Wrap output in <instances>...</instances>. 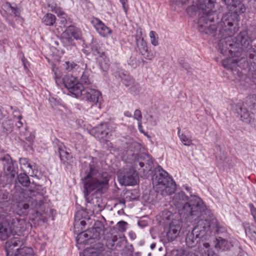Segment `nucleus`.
<instances>
[{"label": "nucleus", "mask_w": 256, "mask_h": 256, "mask_svg": "<svg viewBox=\"0 0 256 256\" xmlns=\"http://www.w3.org/2000/svg\"><path fill=\"white\" fill-rule=\"evenodd\" d=\"M185 188H186V190H188V191L190 192H191L190 190H192V188H189V187L186 186L185 187Z\"/></svg>", "instance_id": "obj_64"}, {"label": "nucleus", "mask_w": 256, "mask_h": 256, "mask_svg": "<svg viewBox=\"0 0 256 256\" xmlns=\"http://www.w3.org/2000/svg\"><path fill=\"white\" fill-rule=\"evenodd\" d=\"M6 223V222L4 218H0V239L2 240L7 239L11 234H15Z\"/></svg>", "instance_id": "obj_19"}, {"label": "nucleus", "mask_w": 256, "mask_h": 256, "mask_svg": "<svg viewBox=\"0 0 256 256\" xmlns=\"http://www.w3.org/2000/svg\"><path fill=\"white\" fill-rule=\"evenodd\" d=\"M128 64L132 68H136L140 64L139 59H138L135 56H131L128 61Z\"/></svg>", "instance_id": "obj_44"}, {"label": "nucleus", "mask_w": 256, "mask_h": 256, "mask_svg": "<svg viewBox=\"0 0 256 256\" xmlns=\"http://www.w3.org/2000/svg\"><path fill=\"white\" fill-rule=\"evenodd\" d=\"M18 180L24 186H28L30 184V178L24 173H21L18 176Z\"/></svg>", "instance_id": "obj_37"}, {"label": "nucleus", "mask_w": 256, "mask_h": 256, "mask_svg": "<svg viewBox=\"0 0 256 256\" xmlns=\"http://www.w3.org/2000/svg\"><path fill=\"white\" fill-rule=\"evenodd\" d=\"M120 76L122 80L123 84L127 87L132 88L134 86V80L129 76L122 74Z\"/></svg>", "instance_id": "obj_35"}, {"label": "nucleus", "mask_w": 256, "mask_h": 256, "mask_svg": "<svg viewBox=\"0 0 256 256\" xmlns=\"http://www.w3.org/2000/svg\"><path fill=\"white\" fill-rule=\"evenodd\" d=\"M133 166L124 168L118 176L120 182L126 186H133L136 184L138 174L146 176L153 167V161L150 155L144 153L138 154H132Z\"/></svg>", "instance_id": "obj_4"}, {"label": "nucleus", "mask_w": 256, "mask_h": 256, "mask_svg": "<svg viewBox=\"0 0 256 256\" xmlns=\"http://www.w3.org/2000/svg\"><path fill=\"white\" fill-rule=\"evenodd\" d=\"M14 200L16 202L15 213L20 216L26 215L30 207L40 208L46 200L41 192L32 188L16 192L14 195Z\"/></svg>", "instance_id": "obj_5"}, {"label": "nucleus", "mask_w": 256, "mask_h": 256, "mask_svg": "<svg viewBox=\"0 0 256 256\" xmlns=\"http://www.w3.org/2000/svg\"><path fill=\"white\" fill-rule=\"evenodd\" d=\"M58 153L60 160L64 164H70L72 158V156L66 150V147L60 144L58 146Z\"/></svg>", "instance_id": "obj_21"}, {"label": "nucleus", "mask_w": 256, "mask_h": 256, "mask_svg": "<svg viewBox=\"0 0 256 256\" xmlns=\"http://www.w3.org/2000/svg\"><path fill=\"white\" fill-rule=\"evenodd\" d=\"M256 96L252 95L248 98L246 102L242 104H238L234 105V108L240 116L241 120L246 123H250L256 119Z\"/></svg>", "instance_id": "obj_10"}, {"label": "nucleus", "mask_w": 256, "mask_h": 256, "mask_svg": "<svg viewBox=\"0 0 256 256\" xmlns=\"http://www.w3.org/2000/svg\"><path fill=\"white\" fill-rule=\"evenodd\" d=\"M80 212H78L75 214V220L74 222V228L75 230L80 228L82 230L84 228L86 224V222L80 219Z\"/></svg>", "instance_id": "obj_30"}, {"label": "nucleus", "mask_w": 256, "mask_h": 256, "mask_svg": "<svg viewBox=\"0 0 256 256\" xmlns=\"http://www.w3.org/2000/svg\"><path fill=\"white\" fill-rule=\"evenodd\" d=\"M124 114L125 116H126L127 117H131L132 116L131 113L128 111H126V112H124Z\"/></svg>", "instance_id": "obj_61"}, {"label": "nucleus", "mask_w": 256, "mask_h": 256, "mask_svg": "<svg viewBox=\"0 0 256 256\" xmlns=\"http://www.w3.org/2000/svg\"><path fill=\"white\" fill-rule=\"evenodd\" d=\"M76 240L80 244L92 242H90V238L89 237L88 233L87 232V230L80 232L76 237Z\"/></svg>", "instance_id": "obj_27"}, {"label": "nucleus", "mask_w": 256, "mask_h": 256, "mask_svg": "<svg viewBox=\"0 0 256 256\" xmlns=\"http://www.w3.org/2000/svg\"><path fill=\"white\" fill-rule=\"evenodd\" d=\"M92 78L90 76V72L88 70H85L80 78V82L86 85H89L92 84Z\"/></svg>", "instance_id": "obj_33"}, {"label": "nucleus", "mask_w": 256, "mask_h": 256, "mask_svg": "<svg viewBox=\"0 0 256 256\" xmlns=\"http://www.w3.org/2000/svg\"><path fill=\"white\" fill-rule=\"evenodd\" d=\"M158 120L154 118L152 115L150 116L149 122L152 126H155L157 124Z\"/></svg>", "instance_id": "obj_52"}, {"label": "nucleus", "mask_w": 256, "mask_h": 256, "mask_svg": "<svg viewBox=\"0 0 256 256\" xmlns=\"http://www.w3.org/2000/svg\"><path fill=\"white\" fill-rule=\"evenodd\" d=\"M20 164L22 168L27 170L29 167L32 166V164L29 162V160L26 158H20L19 160Z\"/></svg>", "instance_id": "obj_41"}, {"label": "nucleus", "mask_w": 256, "mask_h": 256, "mask_svg": "<svg viewBox=\"0 0 256 256\" xmlns=\"http://www.w3.org/2000/svg\"><path fill=\"white\" fill-rule=\"evenodd\" d=\"M0 161L2 162L6 175L9 176L10 178H14L18 173V166L16 165L15 166L16 162L12 160L10 155L6 154L0 158Z\"/></svg>", "instance_id": "obj_15"}, {"label": "nucleus", "mask_w": 256, "mask_h": 256, "mask_svg": "<svg viewBox=\"0 0 256 256\" xmlns=\"http://www.w3.org/2000/svg\"><path fill=\"white\" fill-rule=\"evenodd\" d=\"M150 36L151 39V43L154 46L158 45V37H156V34L154 31H150Z\"/></svg>", "instance_id": "obj_46"}, {"label": "nucleus", "mask_w": 256, "mask_h": 256, "mask_svg": "<svg viewBox=\"0 0 256 256\" xmlns=\"http://www.w3.org/2000/svg\"><path fill=\"white\" fill-rule=\"evenodd\" d=\"M65 86L68 89L70 92L78 98L82 94V90L83 85L79 82L75 77L66 75L62 78Z\"/></svg>", "instance_id": "obj_12"}, {"label": "nucleus", "mask_w": 256, "mask_h": 256, "mask_svg": "<svg viewBox=\"0 0 256 256\" xmlns=\"http://www.w3.org/2000/svg\"><path fill=\"white\" fill-rule=\"evenodd\" d=\"M228 12L222 16L220 22L216 23L219 27H222L228 35L234 34L238 30V22L240 14L244 13L246 8L244 4L238 2L229 8Z\"/></svg>", "instance_id": "obj_8"}, {"label": "nucleus", "mask_w": 256, "mask_h": 256, "mask_svg": "<svg viewBox=\"0 0 256 256\" xmlns=\"http://www.w3.org/2000/svg\"><path fill=\"white\" fill-rule=\"evenodd\" d=\"M134 118L138 122L142 121V114L140 110L137 109L134 111Z\"/></svg>", "instance_id": "obj_50"}, {"label": "nucleus", "mask_w": 256, "mask_h": 256, "mask_svg": "<svg viewBox=\"0 0 256 256\" xmlns=\"http://www.w3.org/2000/svg\"><path fill=\"white\" fill-rule=\"evenodd\" d=\"M87 232L88 233L90 240H98L100 238V236L101 234V233L96 231V230H95L93 228L87 230Z\"/></svg>", "instance_id": "obj_39"}, {"label": "nucleus", "mask_w": 256, "mask_h": 256, "mask_svg": "<svg viewBox=\"0 0 256 256\" xmlns=\"http://www.w3.org/2000/svg\"><path fill=\"white\" fill-rule=\"evenodd\" d=\"M179 63L186 70H189L190 68L188 64H184V60H179Z\"/></svg>", "instance_id": "obj_56"}, {"label": "nucleus", "mask_w": 256, "mask_h": 256, "mask_svg": "<svg viewBox=\"0 0 256 256\" xmlns=\"http://www.w3.org/2000/svg\"><path fill=\"white\" fill-rule=\"evenodd\" d=\"M200 250L202 252L203 256H218L210 248V244L207 242H202Z\"/></svg>", "instance_id": "obj_26"}, {"label": "nucleus", "mask_w": 256, "mask_h": 256, "mask_svg": "<svg viewBox=\"0 0 256 256\" xmlns=\"http://www.w3.org/2000/svg\"><path fill=\"white\" fill-rule=\"evenodd\" d=\"M61 42L64 46H70L72 44L73 39L72 36L64 32L62 36Z\"/></svg>", "instance_id": "obj_38"}, {"label": "nucleus", "mask_w": 256, "mask_h": 256, "mask_svg": "<svg viewBox=\"0 0 256 256\" xmlns=\"http://www.w3.org/2000/svg\"><path fill=\"white\" fill-rule=\"evenodd\" d=\"M216 248L222 250H229L232 246L230 242L222 238V237H218L216 238Z\"/></svg>", "instance_id": "obj_23"}, {"label": "nucleus", "mask_w": 256, "mask_h": 256, "mask_svg": "<svg viewBox=\"0 0 256 256\" xmlns=\"http://www.w3.org/2000/svg\"><path fill=\"white\" fill-rule=\"evenodd\" d=\"M216 0H198V7L200 10L198 24V30L206 34L214 33L217 30L216 22L219 20L218 14L212 10Z\"/></svg>", "instance_id": "obj_6"}, {"label": "nucleus", "mask_w": 256, "mask_h": 256, "mask_svg": "<svg viewBox=\"0 0 256 256\" xmlns=\"http://www.w3.org/2000/svg\"><path fill=\"white\" fill-rule=\"evenodd\" d=\"M237 39L240 43V45L242 46L241 48L242 50H243V48L247 50L250 58L256 60V50L250 45L252 39L248 36V32L246 31L240 32L237 36Z\"/></svg>", "instance_id": "obj_13"}, {"label": "nucleus", "mask_w": 256, "mask_h": 256, "mask_svg": "<svg viewBox=\"0 0 256 256\" xmlns=\"http://www.w3.org/2000/svg\"><path fill=\"white\" fill-rule=\"evenodd\" d=\"M217 29L220 28L219 31L220 32H224L226 38L220 40L218 43V48L220 52L222 54L228 57H240L242 54V48L240 47V44L236 41H238L237 38H232V35H228L222 27H219L216 25Z\"/></svg>", "instance_id": "obj_9"}, {"label": "nucleus", "mask_w": 256, "mask_h": 256, "mask_svg": "<svg viewBox=\"0 0 256 256\" xmlns=\"http://www.w3.org/2000/svg\"><path fill=\"white\" fill-rule=\"evenodd\" d=\"M198 221L196 224L194 226L192 232H189L186 238V244L190 248L195 246L199 244V249L200 250V246H202V238L205 234L206 232L203 226V222L200 218L196 220Z\"/></svg>", "instance_id": "obj_11"}, {"label": "nucleus", "mask_w": 256, "mask_h": 256, "mask_svg": "<svg viewBox=\"0 0 256 256\" xmlns=\"http://www.w3.org/2000/svg\"><path fill=\"white\" fill-rule=\"evenodd\" d=\"M226 5L228 8L229 9V8L231 6L234 5L236 2H237L236 0H222Z\"/></svg>", "instance_id": "obj_51"}, {"label": "nucleus", "mask_w": 256, "mask_h": 256, "mask_svg": "<svg viewBox=\"0 0 256 256\" xmlns=\"http://www.w3.org/2000/svg\"><path fill=\"white\" fill-rule=\"evenodd\" d=\"M91 134L100 139L106 138L108 134V128L106 124H101L91 130Z\"/></svg>", "instance_id": "obj_18"}, {"label": "nucleus", "mask_w": 256, "mask_h": 256, "mask_svg": "<svg viewBox=\"0 0 256 256\" xmlns=\"http://www.w3.org/2000/svg\"><path fill=\"white\" fill-rule=\"evenodd\" d=\"M6 244H8V248H10L12 245L17 248L18 246L20 248L22 247L24 242L19 236H17L10 238Z\"/></svg>", "instance_id": "obj_31"}, {"label": "nucleus", "mask_w": 256, "mask_h": 256, "mask_svg": "<svg viewBox=\"0 0 256 256\" xmlns=\"http://www.w3.org/2000/svg\"><path fill=\"white\" fill-rule=\"evenodd\" d=\"M92 228L102 234V232H104V226L103 224L100 221L97 220L95 222L94 226Z\"/></svg>", "instance_id": "obj_45"}, {"label": "nucleus", "mask_w": 256, "mask_h": 256, "mask_svg": "<svg viewBox=\"0 0 256 256\" xmlns=\"http://www.w3.org/2000/svg\"><path fill=\"white\" fill-rule=\"evenodd\" d=\"M76 240L80 244L92 242H90V238L89 237L88 233L87 232V230L80 232L76 237Z\"/></svg>", "instance_id": "obj_28"}, {"label": "nucleus", "mask_w": 256, "mask_h": 256, "mask_svg": "<svg viewBox=\"0 0 256 256\" xmlns=\"http://www.w3.org/2000/svg\"><path fill=\"white\" fill-rule=\"evenodd\" d=\"M22 62H23V64H24V68H27V66H26V59L24 58L22 59Z\"/></svg>", "instance_id": "obj_63"}, {"label": "nucleus", "mask_w": 256, "mask_h": 256, "mask_svg": "<svg viewBox=\"0 0 256 256\" xmlns=\"http://www.w3.org/2000/svg\"><path fill=\"white\" fill-rule=\"evenodd\" d=\"M82 174L86 198L93 191L102 193L108 188L110 175L101 168L97 158L89 157L82 162Z\"/></svg>", "instance_id": "obj_1"}, {"label": "nucleus", "mask_w": 256, "mask_h": 256, "mask_svg": "<svg viewBox=\"0 0 256 256\" xmlns=\"http://www.w3.org/2000/svg\"><path fill=\"white\" fill-rule=\"evenodd\" d=\"M152 180L154 188L158 194L162 196L171 195L176 190L175 182L160 166L154 170Z\"/></svg>", "instance_id": "obj_7"}, {"label": "nucleus", "mask_w": 256, "mask_h": 256, "mask_svg": "<svg viewBox=\"0 0 256 256\" xmlns=\"http://www.w3.org/2000/svg\"><path fill=\"white\" fill-rule=\"evenodd\" d=\"M90 46L92 54L102 58L104 56V52L102 48V44L96 39H92L90 44Z\"/></svg>", "instance_id": "obj_20"}, {"label": "nucleus", "mask_w": 256, "mask_h": 256, "mask_svg": "<svg viewBox=\"0 0 256 256\" xmlns=\"http://www.w3.org/2000/svg\"><path fill=\"white\" fill-rule=\"evenodd\" d=\"M30 220L33 224L36 226H42L46 222V216L37 211L30 216Z\"/></svg>", "instance_id": "obj_22"}, {"label": "nucleus", "mask_w": 256, "mask_h": 256, "mask_svg": "<svg viewBox=\"0 0 256 256\" xmlns=\"http://www.w3.org/2000/svg\"><path fill=\"white\" fill-rule=\"evenodd\" d=\"M76 240L80 244L92 242H90V238L89 237L88 233L87 232V230L80 232L76 237Z\"/></svg>", "instance_id": "obj_29"}, {"label": "nucleus", "mask_w": 256, "mask_h": 256, "mask_svg": "<svg viewBox=\"0 0 256 256\" xmlns=\"http://www.w3.org/2000/svg\"><path fill=\"white\" fill-rule=\"evenodd\" d=\"M196 196V195L190 194V196H186L183 192H179L176 194L172 200V204L176 208H180L181 205L182 208L178 212H174L164 210L162 212V220L164 224H168V228L166 230V238L169 242L174 240L179 235L182 227V222L181 218H184L187 222H194L196 220H189L188 218L182 214L184 208L185 207L190 200Z\"/></svg>", "instance_id": "obj_3"}, {"label": "nucleus", "mask_w": 256, "mask_h": 256, "mask_svg": "<svg viewBox=\"0 0 256 256\" xmlns=\"http://www.w3.org/2000/svg\"><path fill=\"white\" fill-rule=\"evenodd\" d=\"M14 128V122L10 120H4L2 124V132L6 134H8L10 133Z\"/></svg>", "instance_id": "obj_32"}, {"label": "nucleus", "mask_w": 256, "mask_h": 256, "mask_svg": "<svg viewBox=\"0 0 256 256\" xmlns=\"http://www.w3.org/2000/svg\"><path fill=\"white\" fill-rule=\"evenodd\" d=\"M56 20V16L52 14H47L42 18V22L46 26H53Z\"/></svg>", "instance_id": "obj_34"}, {"label": "nucleus", "mask_w": 256, "mask_h": 256, "mask_svg": "<svg viewBox=\"0 0 256 256\" xmlns=\"http://www.w3.org/2000/svg\"><path fill=\"white\" fill-rule=\"evenodd\" d=\"M66 69L68 71L70 72L72 70L76 68L78 66V64L75 62H66Z\"/></svg>", "instance_id": "obj_48"}, {"label": "nucleus", "mask_w": 256, "mask_h": 256, "mask_svg": "<svg viewBox=\"0 0 256 256\" xmlns=\"http://www.w3.org/2000/svg\"><path fill=\"white\" fill-rule=\"evenodd\" d=\"M106 144L107 145L108 148H112V144L108 140L106 141Z\"/></svg>", "instance_id": "obj_60"}, {"label": "nucleus", "mask_w": 256, "mask_h": 256, "mask_svg": "<svg viewBox=\"0 0 256 256\" xmlns=\"http://www.w3.org/2000/svg\"><path fill=\"white\" fill-rule=\"evenodd\" d=\"M252 80L254 83L256 84V70L252 74Z\"/></svg>", "instance_id": "obj_58"}, {"label": "nucleus", "mask_w": 256, "mask_h": 256, "mask_svg": "<svg viewBox=\"0 0 256 256\" xmlns=\"http://www.w3.org/2000/svg\"><path fill=\"white\" fill-rule=\"evenodd\" d=\"M180 129L178 128V135L181 141L186 146H190L192 144V141L190 139L188 138L185 134H180Z\"/></svg>", "instance_id": "obj_40"}, {"label": "nucleus", "mask_w": 256, "mask_h": 256, "mask_svg": "<svg viewBox=\"0 0 256 256\" xmlns=\"http://www.w3.org/2000/svg\"><path fill=\"white\" fill-rule=\"evenodd\" d=\"M124 194L126 198L129 200H136L140 196L139 193L136 189L128 190Z\"/></svg>", "instance_id": "obj_36"}, {"label": "nucleus", "mask_w": 256, "mask_h": 256, "mask_svg": "<svg viewBox=\"0 0 256 256\" xmlns=\"http://www.w3.org/2000/svg\"><path fill=\"white\" fill-rule=\"evenodd\" d=\"M186 204L182 212L189 220H196L200 218L206 233L209 230L219 234L226 232V228L222 226L206 208L203 200L196 196Z\"/></svg>", "instance_id": "obj_2"}, {"label": "nucleus", "mask_w": 256, "mask_h": 256, "mask_svg": "<svg viewBox=\"0 0 256 256\" xmlns=\"http://www.w3.org/2000/svg\"><path fill=\"white\" fill-rule=\"evenodd\" d=\"M6 5H8V7H10V8L12 10V12L14 13V14L16 16H17V10H16V8H15L14 7L12 6H11L10 4V2H6Z\"/></svg>", "instance_id": "obj_55"}, {"label": "nucleus", "mask_w": 256, "mask_h": 256, "mask_svg": "<svg viewBox=\"0 0 256 256\" xmlns=\"http://www.w3.org/2000/svg\"><path fill=\"white\" fill-rule=\"evenodd\" d=\"M91 22L97 32L102 36L106 37L112 32V30L98 18H93Z\"/></svg>", "instance_id": "obj_16"}, {"label": "nucleus", "mask_w": 256, "mask_h": 256, "mask_svg": "<svg viewBox=\"0 0 256 256\" xmlns=\"http://www.w3.org/2000/svg\"><path fill=\"white\" fill-rule=\"evenodd\" d=\"M64 32L70 36L74 37L76 40L80 39L81 37L80 30L73 26H68Z\"/></svg>", "instance_id": "obj_25"}, {"label": "nucleus", "mask_w": 256, "mask_h": 256, "mask_svg": "<svg viewBox=\"0 0 256 256\" xmlns=\"http://www.w3.org/2000/svg\"><path fill=\"white\" fill-rule=\"evenodd\" d=\"M180 256H198L194 252H184Z\"/></svg>", "instance_id": "obj_53"}, {"label": "nucleus", "mask_w": 256, "mask_h": 256, "mask_svg": "<svg viewBox=\"0 0 256 256\" xmlns=\"http://www.w3.org/2000/svg\"><path fill=\"white\" fill-rule=\"evenodd\" d=\"M14 256H34L32 249L26 246H22L16 249Z\"/></svg>", "instance_id": "obj_24"}, {"label": "nucleus", "mask_w": 256, "mask_h": 256, "mask_svg": "<svg viewBox=\"0 0 256 256\" xmlns=\"http://www.w3.org/2000/svg\"><path fill=\"white\" fill-rule=\"evenodd\" d=\"M120 2L122 5V7L124 10V12H126L128 10V8H126V4L127 2V0H120Z\"/></svg>", "instance_id": "obj_57"}, {"label": "nucleus", "mask_w": 256, "mask_h": 256, "mask_svg": "<svg viewBox=\"0 0 256 256\" xmlns=\"http://www.w3.org/2000/svg\"><path fill=\"white\" fill-rule=\"evenodd\" d=\"M126 225L127 223L124 221L119 222L117 224L118 230L121 232L126 230Z\"/></svg>", "instance_id": "obj_49"}, {"label": "nucleus", "mask_w": 256, "mask_h": 256, "mask_svg": "<svg viewBox=\"0 0 256 256\" xmlns=\"http://www.w3.org/2000/svg\"><path fill=\"white\" fill-rule=\"evenodd\" d=\"M138 128L140 132H144L142 129V121L138 122Z\"/></svg>", "instance_id": "obj_59"}, {"label": "nucleus", "mask_w": 256, "mask_h": 256, "mask_svg": "<svg viewBox=\"0 0 256 256\" xmlns=\"http://www.w3.org/2000/svg\"><path fill=\"white\" fill-rule=\"evenodd\" d=\"M232 63H238L237 59H232L231 58L223 60L222 62V66L228 68H231L232 66H230Z\"/></svg>", "instance_id": "obj_43"}, {"label": "nucleus", "mask_w": 256, "mask_h": 256, "mask_svg": "<svg viewBox=\"0 0 256 256\" xmlns=\"http://www.w3.org/2000/svg\"><path fill=\"white\" fill-rule=\"evenodd\" d=\"M79 97L90 102L92 106L97 104H100L102 100L101 93L98 90L88 87L83 86L82 94Z\"/></svg>", "instance_id": "obj_14"}, {"label": "nucleus", "mask_w": 256, "mask_h": 256, "mask_svg": "<svg viewBox=\"0 0 256 256\" xmlns=\"http://www.w3.org/2000/svg\"><path fill=\"white\" fill-rule=\"evenodd\" d=\"M26 171L28 174H30L32 176L34 175L36 176L38 172L37 166L35 164H32V166L26 170Z\"/></svg>", "instance_id": "obj_47"}, {"label": "nucleus", "mask_w": 256, "mask_h": 256, "mask_svg": "<svg viewBox=\"0 0 256 256\" xmlns=\"http://www.w3.org/2000/svg\"><path fill=\"white\" fill-rule=\"evenodd\" d=\"M136 44L138 50L144 58L148 60H152L154 58V54L149 50L147 44L143 38H140L136 39Z\"/></svg>", "instance_id": "obj_17"}, {"label": "nucleus", "mask_w": 256, "mask_h": 256, "mask_svg": "<svg viewBox=\"0 0 256 256\" xmlns=\"http://www.w3.org/2000/svg\"><path fill=\"white\" fill-rule=\"evenodd\" d=\"M18 121L16 123V125L18 128H20L23 126V123L20 121L21 119L22 118V116H19L18 117Z\"/></svg>", "instance_id": "obj_54"}, {"label": "nucleus", "mask_w": 256, "mask_h": 256, "mask_svg": "<svg viewBox=\"0 0 256 256\" xmlns=\"http://www.w3.org/2000/svg\"><path fill=\"white\" fill-rule=\"evenodd\" d=\"M138 225L142 228L146 226V224H144V222L141 221L138 222Z\"/></svg>", "instance_id": "obj_62"}, {"label": "nucleus", "mask_w": 256, "mask_h": 256, "mask_svg": "<svg viewBox=\"0 0 256 256\" xmlns=\"http://www.w3.org/2000/svg\"><path fill=\"white\" fill-rule=\"evenodd\" d=\"M8 244H6L4 246V249L6 254V256H14V252H16V248H18L14 246H12L10 248H8Z\"/></svg>", "instance_id": "obj_42"}]
</instances>
